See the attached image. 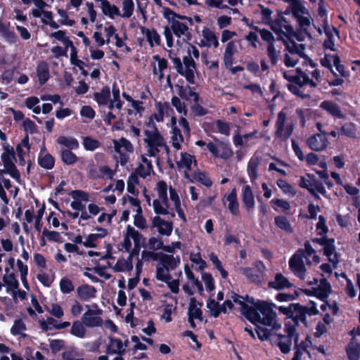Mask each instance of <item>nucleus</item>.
Instances as JSON below:
<instances>
[{"label":"nucleus","instance_id":"0e129e2a","mask_svg":"<svg viewBox=\"0 0 360 360\" xmlns=\"http://www.w3.org/2000/svg\"><path fill=\"white\" fill-rule=\"evenodd\" d=\"M191 110L196 117L205 116L208 113V110L202 107L200 101L193 102L191 105Z\"/></svg>","mask_w":360,"mask_h":360},{"label":"nucleus","instance_id":"7ed1b4c3","mask_svg":"<svg viewBox=\"0 0 360 360\" xmlns=\"http://www.w3.org/2000/svg\"><path fill=\"white\" fill-rule=\"evenodd\" d=\"M314 253H315V250L309 242L306 241L304 248L298 249L290 258L289 268L296 276L301 279L304 278L306 268L304 264V259H305L307 264L311 265V262L308 259V257L311 256Z\"/></svg>","mask_w":360,"mask_h":360},{"label":"nucleus","instance_id":"e2e57ef3","mask_svg":"<svg viewBox=\"0 0 360 360\" xmlns=\"http://www.w3.org/2000/svg\"><path fill=\"white\" fill-rule=\"evenodd\" d=\"M153 58L158 63L159 79H162L164 77L163 71L168 67V62L165 58H161L159 55H154Z\"/></svg>","mask_w":360,"mask_h":360},{"label":"nucleus","instance_id":"58836bf2","mask_svg":"<svg viewBox=\"0 0 360 360\" xmlns=\"http://www.w3.org/2000/svg\"><path fill=\"white\" fill-rule=\"evenodd\" d=\"M171 30L176 37H181L182 35L186 34L187 31H188V27L178 20H172Z\"/></svg>","mask_w":360,"mask_h":360},{"label":"nucleus","instance_id":"6e6d98bb","mask_svg":"<svg viewBox=\"0 0 360 360\" xmlns=\"http://www.w3.org/2000/svg\"><path fill=\"white\" fill-rule=\"evenodd\" d=\"M290 9L292 15L297 18L301 15L304 14L305 8L302 5L299 0H290Z\"/></svg>","mask_w":360,"mask_h":360},{"label":"nucleus","instance_id":"39448f33","mask_svg":"<svg viewBox=\"0 0 360 360\" xmlns=\"http://www.w3.org/2000/svg\"><path fill=\"white\" fill-rule=\"evenodd\" d=\"M262 8V20L267 25H270L271 30L277 35L280 36L283 34V25L284 23H287V20L283 16V13L281 11L278 14V17L275 20H271V15L272 11L266 8L264 6H261Z\"/></svg>","mask_w":360,"mask_h":360},{"label":"nucleus","instance_id":"f8f14e48","mask_svg":"<svg viewBox=\"0 0 360 360\" xmlns=\"http://www.w3.org/2000/svg\"><path fill=\"white\" fill-rule=\"evenodd\" d=\"M153 227H157L160 234L169 236L172 234L173 230L172 221H165L159 216L153 217L152 221Z\"/></svg>","mask_w":360,"mask_h":360},{"label":"nucleus","instance_id":"de8ad7c7","mask_svg":"<svg viewBox=\"0 0 360 360\" xmlns=\"http://www.w3.org/2000/svg\"><path fill=\"white\" fill-rule=\"evenodd\" d=\"M210 259L212 262L214 268L220 272L221 277L226 279L229 276V273L224 269L222 264L219 259L217 255L214 252H212L210 255Z\"/></svg>","mask_w":360,"mask_h":360},{"label":"nucleus","instance_id":"680f3d73","mask_svg":"<svg viewBox=\"0 0 360 360\" xmlns=\"http://www.w3.org/2000/svg\"><path fill=\"white\" fill-rule=\"evenodd\" d=\"M44 236H46L47 240L51 242L62 243V237L60 233L56 231H49L46 228L42 231Z\"/></svg>","mask_w":360,"mask_h":360},{"label":"nucleus","instance_id":"603ef678","mask_svg":"<svg viewBox=\"0 0 360 360\" xmlns=\"http://www.w3.org/2000/svg\"><path fill=\"white\" fill-rule=\"evenodd\" d=\"M219 146L221 150L219 158L223 160H228L233 155V152L229 143L220 141Z\"/></svg>","mask_w":360,"mask_h":360},{"label":"nucleus","instance_id":"473e14b6","mask_svg":"<svg viewBox=\"0 0 360 360\" xmlns=\"http://www.w3.org/2000/svg\"><path fill=\"white\" fill-rule=\"evenodd\" d=\"M274 222L278 229L285 231L286 233H292L293 232V229L286 217L283 215L276 216L274 218Z\"/></svg>","mask_w":360,"mask_h":360},{"label":"nucleus","instance_id":"a211bd4d","mask_svg":"<svg viewBox=\"0 0 360 360\" xmlns=\"http://www.w3.org/2000/svg\"><path fill=\"white\" fill-rule=\"evenodd\" d=\"M224 198L229 202L228 209L234 216H238L240 213L239 203L237 199V191L236 188L231 189L228 195H224Z\"/></svg>","mask_w":360,"mask_h":360},{"label":"nucleus","instance_id":"ddd939ff","mask_svg":"<svg viewBox=\"0 0 360 360\" xmlns=\"http://www.w3.org/2000/svg\"><path fill=\"white\" fill-rule=\"evenodd\" d=\"M283 34H281L280 36H277L278 40H283V37H286V39L295 37L298 41H302L304 39V35L307 34V32H303L302 30L295 31L292 26L289 24V22L287 21V23H284L283 25Z\"/></svg>","mask_w":360,"mask_h":360},{"label":"nucleus","instance_id":"b1692460","mask_svg":"<svg viewBox=\"0 0 360 360\" xmlns=\"http://www.w3.org/2000/svg\"><path fill=\"white\" fill-rule=\"evenodd\" d=\"M299 186L307 188L313 196H315V174H307L306 176H301Z\"/></svg>","mask_w":360,"mask_h":360},{"label":"nucleus","instance_id":"4d7b16f0","mask_svg":"<svg viewBox=\"0 0 360 360\" xmlns=\"http://www.w3.org/2000/svg\"><path fill=\"white\" fill-rule=\"evenodd\" d=\"M123 13L121 14L122 18H130L134 11V4L133 0H124L122 2Z\"/></svg>","mask_w":360,"mask_h":360},{"label":"nucleus","instance_id":"c03bdc74","mask_svg":"<svg viewBox=\"0 0 360 360\" xmlns=\"http://www.w3.org/2000/svg\"><path fill=\"white\" fill-rule=\"evenodd\" d=\"M202 34L204 39H205L207 43H210V44H212L214 48L219 46L218 39L214 32L210 28L204 27Z\"/></svg>","mask_w":360,"mask_h":360},{"label":"nucleus","instance_id":"37998d69","mask_svg":"<svg viewBox=\"0 0 360 360\" xmlns=\"http://www.w3.org/2000/svg\"><path fill=\"white\" fill-rule=\"evenodd\" d=\"M172 146L176 150H179L181 148V143L184 141V137L181 134V130L176 127L174 126L172 127Z\"/></svg>","mask_w":360,"mask_h":360},{"label":"nucleus","instance_id":"2eb2a0df","mask_svg":"<svg viewBox=\"0 0 360 360\" xmlns=\"http://www.w3.org/2000/svg\"><path fill=\"white\" fill-rule=\"evenodd\" d=\"M96 288L89 284L79 285L77 288V297L83 302L89 301L91 299L95 298L96 296Z\"/></svg>","mask_w":360,"mask_h":360},{"label":"nucleus","instance_id":"2f4dec72","mask_svg":"<svg viewBox=\"0 0 360 360\" xmlns=\"http://www.w3.org/2000/svg\"><path fill=\"white\" fill-rule=\"evenodd\" d=\"M127 231L128 233V236H130L131 238L133 239L136 246H137V245H142V247L145 246L146 238L140 232L130 225L127 226Z\"/></svg>","mask_w":360,"mask_h":360},{"label":"nucleus","instance_id":"4468645a","mask_svg":"<svg viewBox=\"0 0 360 360\" xmlns=\"http://www.w3.org/2000/svg\"><path fill=\"white\" fill-rule=\"evenodd\" d=\"M4 152L1 155V160L4 166H8L17 168L14 160H16L15 152L14 148L9 144L3 146Z\"/></svg>","mask_w":360,"mask_h":360},{"label":"nucleus","instance_id":"09e8293b","mask_svg":"<svg viewBox=\"0 0 360 360\" xmlns=\"http://www.w3.org/2000/svg\"><path fill=\"white\" fill-rule=\"evenodd\" d=\"M70 333L72 335L77 338H84L86 335V329L82 322L81 323L79 321H74Z\"/></svg>","mask_w":360,"mask_h":360},{"label":"nucleus","instance_id":"3c124183","mask_svg":"<svg viewBox=\"0 0 360 360\" xmlns=\"http://www.w3.org/2000/svg\"><path fill=\"white\" fill-rule=\"evenodd\" d=\"M155 278L157 280L167 282L172 279V276L169 274V268L158 266L156 268Z\"/></svg>","mask_w":360,"mask_h":360},{"label":"nucleus","instance_id":"bb28decb","mask_svg":"<svg viewBox=\"0 0 360 360\" xmlns=\"http://www.w3.org/2000/svg\"><path fill=\"white\" fill-rule=\"evenodd\" d=\"M110 98V89L108 86H105L101 89L100 92L94 94V99L97 102L98 105H105L108 103Z\"/></svg>","mask_w":360,"mask_h":360},{"label":"nucleus","instance_id":"8fccbe9b","mask_svg":"<svg viewBox=\"0 0 360 360\" xmlns=\"http://www.w3.org/2000/svg\"><path fill=\"white\" fill-rule=\"evenodd\" d=\"M296 113L298 115V117H300V126L302 127H305V123H306L307 120H309L312 117H315V114L313 115L311 110L309 108H307V109L297 108L296 110Z\"/></svg>","mask_w":360,"mask_h":360},{"label":"nucleus","instance_id":"052dcab7","mask_svg":"<svg viewBox=\"0 0 360 360\" xmlns=\"http://www.w3.org/2000/svg\"><path fill=\"white\" fill-rule=\"evenodd\" d=\"M282 41H283L284 44L285 45L287 50L290 53H292V54L296 53V54H298L300 56H302V50L298 49V44H296L295 41L292 38L286 39V40H285L283 38Z\"/></svg>","mask_w":360,"mask_h":360},{"label":"nucleus","instance_id":"4be33fe9","mask_svg":"<svg viewBox=\"0 0 360 360\" xmlns=\"http://www.w3.org/2000/svg\"><path fill=\"white\" fill-rule=\"evenodd\" d=\"M297 75H293L292 83L302 87L304 84H309L311 86H315V82L309 79V76L304 73L300 68L296 69Z\"/></svg>","mask_w":360,"mask_h":360},{"label":"nucleus","instance_id":"6e6552de","mask_svg":"<svg viewBox=\"0 0 360 360\" xmlns=\"http://www.w3.org/2000/svg\"><path fill=\"white\" fill-rule=\"evenodd\" d=\"M286 120V114L283 110L279 112L276 122V131L275 135L276 137L286 141L292 135L294 127L293 124H287L285 127Z\"/></svg>","mask_w":360,"mask_h":360},{"label":"nucleus","instance_id":"20e7f679","mask_svg":"<svg viewBox=\"0 0 360 360\" xmlns=\"http://www.w3.org/2000/svg\"><path fill=\"white\" fill-rule=\"evenodd\" d=\"M319 15L321 20L323 31L326 37L323 42V47L326 49L335 51V34L338 35V32L332 25L329 24L327 17V9L322 0L319 4Z\"/></svg>","mask_w":360,"mask_h":360},{"label":"nucleus","instance_id":"9d476101","mask_svg":"<svg viewBox=\"0 0 360 360\" xmlns=\"http://www.w3.org/2000/svg\"><path fill=\"white\" fill-rule=\"evenodd\" d=\"M144 134L146 136V139L144 141L148 144V147L160 146L165 147L166 150L169 151V148L165 143L164 138L162 136L156 127H155L154 131L145 130Z\"/></svg>","mask_w":360,"mask_h":360},{"label":"nucleus","instance_id":"69168bd1","mask_svg":"<svg viewBox=\"0 0 360 360\" xmlns=\"http://www.w3.org/2000/svg\"><path fill=\"white\" fill-rule=\"evenodd\" d=\"M0 33L1 34L7 39L8 41L13 43L15 41L16 35L13 31H11L6 25H0Z\"/></svg>","mask_w":360,"mask_h":360},{"label":"nucleus","instance_id":"f3484780","mask_svg":"<svg viewBox=\"0 0 360 360\" xmlns=\"http://www.w3.org/2000/svg\"><path fill=\"white\" fill-rule=\"evenodd\" d=\"M268 286L276 290H281L284 288L292 287V284L281 273H277L275 276L274 281H269Z\"/></svg>","mask_w":360,"mask_h":360},{"label":"nucleus","instance_id":"412c9836","mask_svg":"<svg viewBox=\"0 0 360 360\" xmlns=\"http://www.w3.org/2000/svg\"><path fill=\"white\" fill-rule=\"evenodd\" d=\"M332 292L331 285L326 278L321 279L319 284L316 287V298L324 300Z\"/></svg>","mask_w":360,"mask_h":360},{"label":"nucleus","instance_id":"6ab92c4d","mask_svg":"<svg viewBox=\"0 0 360 360\" xmlns=\"http://www.w3.org/2000/svg\"><path fill=\"white\" fill-rule=\"evenodd\" d=\"M109 344L107 346L106 352L108 354H117L124 355L126 352L123 348V342L120 339L109 337Z\"/></svg>","mask_w":360,"mask_h":360},{"label":"nucleus","instance_id":"13d9d810","mask_svg":"<svg viewBox=\"0 0 360 360\" xmlns=\"http://www.w3.org/2000/svg\"><path fill=\"white\" fill-rule=\"evenodd\" d=\"M250 27L254 29L255 31L259 32L262 39L268 42L269 44H274V37L272 33L266 29H259L257 26L249 25Z\"/></svg>","mask_w":360,"mask_h":360},{"label":"nucleus","instance_id":"e433bc0d","mask_svg":"<svg viewBox=\"0 0 360 360\" xmlns=\"http://www.w3.org/2000/svg\"><path fill=\"white\" fill-rule=\"evenodd\" d=\"M316 173L319 175L320 179L323 181L321 184L316 181V192L324 195L326 193L325 187L323 184L327 185L329 188L333 186V184L329 181V176L327 172L324 170L323 172H316Z\"/></svg>","mask_w":360,"mask_h":360},{"label":"nucleus","instance_id":"338daca9","mask_svg":"<svg viewBox=\"0 0 360 360\" xmlns=\"http://www.w3.org/2000/svg\"><path fill=\"white\" fill-rule=\"evenodd\" d=\"M342 133L350 138H356V129L354 124L347 123L341 127Z\"/></svg>","mask_w":360,"mask_h":360},{"label":"nucleus","instance_id":"1a4fd4ad","mask_svg":"<svg viewBox=\"0 0 360 360\" xmlns=\"http://www.w3.org/2000/svg\"><path fill=\"white\" fill-rule=\"evenodd\" d=\"M85 307L87 311L82 316V323L89 328L101 326L103 320L100 315L103 314V310L94 311L90 309V306L88 304H86Z\"/></svg>","mask_w":360,"mask_h":360},{"label":"nucleus","instance_id":"cd10ccee","mask_svg":"<svg viewBox=\"0 0 360 360\" xmlns=\"http://www.w3.org/2000/svg\"><path fill=\"white\" fill-rule=\"evenodd\" d=\"M163 16L170 22H172V20H176V18L186 19L190 25H193V19L192 18L176 13L169 7L163 8Z\"/></svg>","mask_w":360,"mask_h":360},{"label":"nucleus","instance_id":"72a5a7b5","mask_svg":"<svg viewBox=\"0 0 360 360\" xmlns=\"http://www.w3.org/2000/svg\"><path fill=\"white\" fill-rule=\"evenodd\" d=\"M142 32L146 34V39L151 47L153 46V42L156 45H160L161 42L160 36L155 30H150L148 28L142 27Z\"/></svg>","mask_w":360,"mask_h":360},{"label":"nucleus","instance_id":"5fc2aeb1","mask_svg":"<svg viewBox=\"0 0 360 360\" xmlns=\"http://www.w3.org/2000/svg\"><path fill=\"white\" fill-rule=\"evenodd\" d=\"M316 127L321 131V134H316V151L324 150L328 146V139L326 134L323 133L319 124H316Z\"/></svg>","mask_w":360,"mask_h":360},{"label":"nucleus","instance_id":"dca6fc26","mask_svg":"<svg viewBox=\"0 0 360 360\" xmlns=\"http://www.w3.org/2000/svg\"><path fill=\"white\" fill-rule=\"evenodd\" d=\"M241 200L245 209L249 212L255 207V198L250 185H245L242 188Z\"/></svg>","mask_w":360,"mask_h":360},{"label":"nucleus","instance_id":"49530a36","mask_svg":"<svg viewBox=\"0 0 360 360\" xmlns=\"http://www.w3.org/2000/svg\"><path fill=\"white\" fill-rule=\"evenodd\" d=\"M279 342L278 346L283 354H288L290 351L292 340L293 339L285 338L284 335H278Z\"/></svg>","mask_w":360,"mask_h":360},{"label":"nucleus","instance_id":"c9c22d12","mask_svg":"<svg viewBox=\"0 0 360 360\" xmlns=\"http://www.w3.org/2000/svg\"><path fill=\"white\" fill-rule=\"evenodd\" d=\"M193 160H194L196 162V160H195V156L186 152H181V160L179 162H177V166L179 167H184L186 168V172H189L191 170V165L193 163Z\"/></svg>","mask_w":360,"mask_h":360},{"label":"nucleus","instance_id":"aec40b11","mask_svg":"<svg viewBox=\"0 0 360 360\" xmlns=\"http://www.w3.org/2000/svg\"><path fill=\"white\" fill-rule=\"evenodd\" d=\"M37 76L40 85L46 84L50 78V72L48 63L44 61H40L37 66Z\"/></svg>","mask_w":360,"mask_h":360},{"label":"nucleus","instance_id":"423d86ee","mask_svg":"<svg viewBox=\"0 0 360 360\" xmlns=\"http://www.w3.org/2000/svg\"><path fill=\"white\" fill-rule=\"evenodd\" d=\"M255 268H241L240 272L249 282L252 283L257 285H260L264 279V271L266 267L262 261H257L255 264Z\"/></svg>","mask_w":360,"mask_h":360},{"label":"nucleus","instance_id":"f704fd0d","mask_svg":"<svg viewBox=\"0 0 360 360\" xmlns=\"http://www.w3.org/2000/svg\"><path fill=\"white\" fill-rule=\"evenodd\" d=\"M321 108L326 110L331 115L337 117H342V114L337 104L330 101H325L321 104Z\"/></svg>","mask_w":360,"mask_h":360},{"label":"nucleus","instance_id":"a19ab883","mask_svg":"<svg viewBox=\"0 0 360 360\" xmlns=\"http://www.w3.org/2000/svg\"><path fill=\"white\" fill-rule=\"evenodd\" d=\"M102 12L105 15L108 16L111 19H114L115 16L121 15L119 8L115 4H110V3L106 2L104 6H101Z\"/></svg>","mask_w":360,"mask_h":360},{"label":"nucleus","instance_id":"ea45409f","mask_svg":"<svg viewBox=\"0 0 360 360\" xmlns=\"http://www.w3.org/2000/svg\"><path fill=\"white\" fill-rule=\"evenodd\" d=\"M62 162L66 165H72L78 161V157L72 150L63 149L60 153Z\"/></svg>","mask_w":360,"mask_h":360},{"label":"nucleus","instance_id":"79ce46f5","mask_svg":"<svg viewBox=\"0 0 360 360\" xmlns=\"http://www.w3.org/2000/svg\"><path fill=\"white\" fill-rule=\"evenodd\" d=\"M200 321L202 320V311L200 308L197 307V300L195 297L190 299L188 315Z\"/></svg>","mask_w":360,"mask_h":360},{"label":"nucleus","instance_id":"774afa93","mask_svg":"<svg viewBox=\"0 0 360 360\" xmlns=\"http://www.w3.org/2000/svg\"><path fill=\"white\" fill-rule=\"evenodd\" d=\"M207 307L210 310L211 315L217 318L220 315L219 311V303L212 298H209L207 302Z\"/></svg>","mask_w":360,"mask_h":360},{"label":"nucleus","instance_id":"c756f323","mask_svg":"<svg viewBox=\"0 0 360 360\" xmlns=\"http://www.w3.org/2000/svg\"><path fill=\"white\" fill-rule=\"evenodd\" d=\"M347 354L349 360H359L360 356V343L352 338L347 347Z\"/></svg>","mask_w":360,"mask_h":360},{"label":"nucleus","instance_id":"393cba45","mask_svg":"<svg viewBox=\"0 0 360 360\" xmlns=\"http://www.w3.org/2000/svg\"><path fill=\"white\" fill-rule=\"evenodd\" d=\"M236 52V48L233 41H229L226 44L224 53L223 60L226 68H231L233 63V56Z\"/></svg>","mask_w":360,"mask_h":360},{"label":"nucleus","instance_id":"864d4df0","mask_svg":"<svg viewBox=\"0 0 360 360\" xmlns=\"http://www.w3.org/2000/svg\"><path fill=\"white\" fill-rule=\"evenodd\" d=\"M171 103L173 107L175 108L176 111L181 114L183 113L184 116H186L188 114V109L184 102H182L180 98L174 96L172 98Z\"/></svg>","mask_w":360,"mask_h":360},{"label":"nucleus","instance_id":"f257e3e1","mask_svg":"<svg viewBox=\"0 0 360 360\" xmlns=\"http://www.w3.org/2000/svg\"><path fill=\"white\" fill-rule=\"evenodd\" d=\"M234 302L240 305V314L255 326L257 323L267 326H273L276 318L275 304L262 300H255L246 295L243 298H238Z\"/></svg>","mask_w":360,"mask_h":360},{"label":"nucleus","instance_id":"bf43d9fd","mask_svg":"<svg viewBox=\"0 0 360 360\" xmlns=\"http://www.w3.org/2000/svg\"><path fill=\"white\" fill-rule=\"evenodd\" d=\"M132 269L133 264H129L124 259H119L113 267L115 272L130 271Z\"/></svg>","mask_w":360,"mask_h":360},{"label":"nucleus","instance_id":"7c9ffc66","mask_svg":"<svg viewBox=\"0 0 360 360\" xmlns=\"http://www.w3.org/2000/svg\"><path fill=\"white\" fill-rule=\"evenodd\" d=\"M113 144L115 151L117 153H120L122 147H123L127 152H134L132 143L126 138L122 137L119 140H113Z\"/></svg>","mask_w":360,"mask_h":360},{"label":"nucleus","instance_id":"a878e982","mask_svg":"<svg viewBox=\"0 0 360 360\" xmlns=\"http://www.w3.org/2000/svg\"><path fill=\"white\" fill-rule=\"evenodd\" d=\"M298 325L299 321H297V319L286 321L284 325V330L287 333L285 338L293 339L294 342H297L299 335L296 333V327L298 326Z\"/></svg>","mask_w":360,"mask_h":360},{"label":"nucleus","instance_id":"c85d7f7f","mask_svg":"<svg viewBox=\"0 0 360 360\" xmlns=\"http://www.w3.org/2000/svg\"><path fill=\"white\" fill-rule=\"evenodd\" d=\"M59 145L65 146L68 150H77L79 148V143L77 139L74 137L60 136L57 139Z\"/></svg>","mask_w":360,"mask_h":360},{"label":"nucleus","instance_id":"0eeeda50","mask_svg":"<svg viewBox=\"0 0 360 360\" xmlns=\"http://www.w3.org/2000/svg\"><path fill=\"white\" fill-rule=\"evenodd\" d=\"M311 304L310 307H307L301 305L300 303H291V319H297V321H300L307 326V314L310 316L315 315V302L311 301Z\"/></svg>","mask_w":360,"mask_h":360},{"label":"nucleus","instance_id":"f03ea898","mask_svg":"<svg viewBox=\"0 0 360 360\" xmlns=\"http://www.w3.org/2000/svg\"><path fill=\"white\" fill-rule=\"evenodd\" d=\"M328 228L326 224L323 216L319 217V221L316 223V243L323 247V254L328 258V260L333 263L338 262V255L335 252V240L327 236Z\"/></svg>","mask_w":360,"mask_h":360},{"label":"nucleus","instance_id":"5701e85b","mask_svg":"<svg viewBox=\"0 0 360 360\" xmlns=\"http://www.w3.org/2000/svg\"><path fill=\"white\" fill-rule=\"evenodd\" d=\"M260 160L258 157H252L248 163L247 172L250 179V181L253 184L258 177L257 169Z\"/></svg>","mask_w":360,"mask_h":360},{"label":"nucleus","instance_id":"a18cd8bd","mask_svg":"<svg viewBox=\"0 0 360 360\" xmlns=\"http://www.w3.org/2000/svg\"><path fill=\"white\" fill-rule=\"evenodd\" d=\"M83 146L86 150L94 151L96 149L98 148L101 146V142L95 139H93L91 136H84L83 137Z\"/></svg>","mask_w":360,"mask_h":360},{"label":"nucleus","instance_id":"9b49d317","mask_svg":"<svg viewBox=\"0 0 360 360\" xmlns=\"http://www.w3.org/2000/svg\"><path fill=\"white\" fill-rule=\"evenodd\" d=\"M46 151V147L43 146L38 155L37 162L41 168L50 170L54 167L56 160L51 154L45 153Z\"/></svg>","mask_w":360,"mask_h":360},{"label":"nucleus","instance_id":"4c0bfd02","mask_svg":"<svg viewBox=\"0 0 360 360\" xmlns=\"http://www.w3.org/2000/svg\"><path fill=\"white\" fill-rule=\"evenodd\" d=\"M157 191L158 197L162 200V204L169 207L168 198H167V185L163 180H160L157 183Z\"/></svg>","mask_w":360,"mask_h":360}]
</instances>
